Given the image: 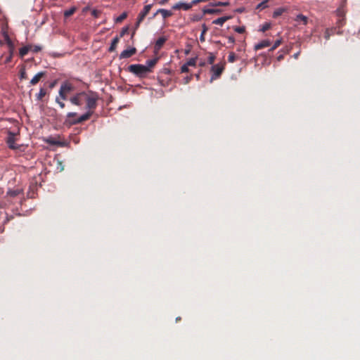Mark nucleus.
Wrapping results in <instances>:
<instances>
[{"mask_svg": "<svg viewBox=\"0 0 360 360\" xmlns=\"http://www.w3.org/2000/svg\"><path fill=\"white\" fill-rule=\"evenodd\" d=\"M127 12H123L120 15H119L116 19H115V22L116 23H120L122 22L124 20H125L127 18Z\"/></svg>", "mask_w": 360, "mask_h": 360, "instance_id": "24", "label": "nucleus"}, {"mask_svg": "<svg viewBox=\"0 0 360 360\" xmlns=\"http://www.w3.org/2000/svg\"><path fill=\"white\" fill-rule=\"evenodd\" d=\"M285 11V8H278L274 11L272 17L274 18H276L281 16Z\"/></svg>", "mask_w": 360, "mask_h": 360, "instance_id": "21", "label": "nucleus"}, {"mask_svg": "<svg viewBox=\"0 0 360 360\" xmlns=\"http://www.w3.org/2000/svg\"><path fill=\"white\" fill-rule=\"evenodd\" d=\"M32 46V45H27L25 46L20 49L19 50V55L21 58L24 57L25 55L27 54V53L31 50Z\"/></svg>", "mask_w": 360, "mask_h": 360, "instance_id": "18", "label": "nucleus"}, {"mask_svg": "<svg viewBox=\"0 0 360 360\" xmlns=\"http://www.w3.org/2000/svg\"><path fill=\"white\" fill-rule=\"evenodd\" d=\"M189 71L188 65L186 63L184 64L181 68V72H188Z\"/></svg>", "mask_w": 360, "mask_h": 360, "instance_id": "41", "label": "nucleus"}, {"mask_svg": "<svg viewBox=\"0 0 360 360\" xmlns=\"http://www.w3.org/2000/svg\"><path fill=\"white\" fill-rule=\"evenodd\" d=\"M229 5V2H221L219 1L215 4H212L213 6H226Z\"/></svg>", "mask_w": 360, "mask_h": 360, "instance_id": "35", "label": "nucleus"}, {"mask_svg": "<svg viewBox=\"0 0 360 360\" xmlns=\"http://www.w3.org/2000/svg\"><path fill=\"white\" fill-rule=\"evenodd\" d=\"M158 13H160L164 19H167V18H168L169 17H171L173 15V13H172V12L171 11L166 10V9H164V8H160L154 14V17L157 14H158Z\"/></svg>", "mask_w": 360, "mask_h": 360, "instance_id": "13", "label": "nucleus"}, {"mask_svg": "<svg viewBox=\"0 0 360 360\" xmlns=\"http://www.w3.org/2000/svg\"><path fill=\"white\" fill-rule=\"evenodd\" d=\"M193 6H194V4H193V1L191 3H184L182 1H179L172 6V9L175 10V11H178V10L188 11Z\"/></svg>", "mask_w": 360, "mask_h": 360, "instance_id": "8", "label": "nucleus"}, {"mask_svg": "<svg viewBox=\"0 0 360 360\" xmlns=\"http://www.w3.org/2000/svg\"><path fill=\"white\" fill-rule=\"evenodd\" d=\"M203 14H214L221 13L220 9H213V8H204L202 10Z\"/></svg>", "mask_w": 360, "mask_h": 360, "instance_id": "22", "label": "nucleus"}, {"mask_svg": "<svg viewBox=\"0 0 360 360\" xmlns=\"http://www.w3.org/2000/svg\"><path fill=\"white\" fill-rule=\"evenodd\" d=\"M98 96L96 94L91 92V93H86V97L84 99V102H86V109L87 111H92L94 112V110L97 107V101H98Z\"/></svg>", "mask_w": 360, "mask_h": 360, "instance_id": "2", "label": "nucleus"}, {"mask_svg": "<svg viewBox=\"0 0 360 360\" xmlns=\"http://www.w3.org/2000/svg\"><path fill=\"white\" fill-rule=\"evenodd\" d=\"M233 30L235 32L243 34L245 32V27L244 26L242 27H233Z\"/></svg>", "mask_w": 360, "mask_h": 360, "instance_id": "34", "label": "nucleus"}, {"mask_svg": "<svg viewBox=\"0 0 360 360\" xmlns=\"http://www.w3.org/2000/svg\"><path fill=\"white\" fill-rule=\"evenodd\" d=\"M18 191H8V194L10 195V196H12V197H15L18 195Z\"/></svg>", "mask_w": 360, "mask_h": 360, "instance_id": "43", "label": "nucleus"}, {"mask_svg": "<svg viewBox=\"0 0 360 360\" xmlns=\"http://www.w3.org/2000/svg\"><path fill=\"white\" fill-rule=\"evenodd\" d=\"M92 115H93L92 111H87L86 113H84V115H82L80 117H79L78 118H77V120L75 122H72V123H78V124H81V123L89 120Z\"/></svg>", "mask_w": 360, "mask_h": 360, "instance_id": "11", "label": "nucleus"}, {"mask_svg": "<svg viewBox=\"0 0 360 360\" xmlns=\"http://www.w3.org/2000/svg\"><path fill=\"white\" fill-rule=\"evenodd\" d=\"M91 15L96 18H97L99 15V11H98L97 10H93L92 12H91Z\"/></svg>", "mask_w": 360, "mask_h": 360, "instance_id": "46", "label": "nucleus"}, {"mask_svg": "<svg viewBox=\"0 0 360 360\" xmlns=\"http://www.w3.org/2000/svg\"><path fill=\"white\" fill-rule=\"evenodd\" d=\"M215 60V56L212 53H209L207 62L209 64L212 65Z\"/></svg>", "mask_w": 360, "mask_h": 360, "instance_id": "33", "label": "nucleus"}, {"mask_svg": "<svg viewBox=\"0 0 360 360\" xmlns=\"http://www.w3.org/2000/svg\"><path fill=\"white\" fill-rule=\"evenodd\" d=\"M1 33H2V35H3L4 38V40L6 41V43L8 45H12L11 40L8 33L5 30H2Z\"/></svg>", "mask_w": 360, "mask_h": 360, "instance_id": "28", "label": "nucleus"}, {"mask_svg": "<svg viewBox=\"0 0 360 360\" xmlns=\"http://www.w3.org/2000/svg\"><path fill=\"white\" fill-rule=\"evenodd\" d=\"M129 72L133 73L137 77H144L148 72H151L149 68L141 64H133L128 67Z\"/></svg>", "mask_w": 360, "mask_h": 360, "instance_id": "1", "label": "nucleus"}, {"mask_svg": "<svg viewBox=\"0 0 360 360\" xmlns=\"http://www.w3.org/2000/svg\"><path fill=\"white\" fill-rule=\"evenodd\" d=\"M229 43L233 44L235 43V39L232 36H229L227 37Z\"/></svg>", "mask_w": 360, "mask_h": 360, "instance_id": "44", "label": "nucleus"}, {"mask_svg": "<svg viewBox=\"0 0 360 360\" xmlns=\"http://www.w3.org/2000/svg\"><path fill=\"white\" fill-rule=\"evenodd\" d=\"M56 84V81H54V82H51V83L50 84V85H49V87H50L51 89L53 88V87L55 86Z\"/></svg>", "mask_w": 360, "mask_h": 360, "instance_id": "49", "label": "nucleus"}, {"mask_svg": "<svg viewBox=\"0 0 360 360\" xmlns=\"http://www.w3.org/2000/svg\"><path fill=\"white\" fill-rule=\"evenodd\" d=\"M168 1H169V0H161V1L159 2V4H160V5H165V4H166Z\"/></svg>", "mask_w": 360, "mask_h": 360, "instance_id": "48", "label": "nucleus"}, {"mask_svg": "<svg viewBox=\"0 0 360 360\" xmlns=\"http://www.w3.org/2000/svg\"><path fill=\"white\" fill-rule=\"evenodd\" d=\"M295 21L302 22L303 25H307L308 22V18L302 14H299L296 16Z\"/></svg>", "mask_w": 360, "mask_h": 360, "instance_id": "19", "label": "nucleus"}, {"mask_svg": "<svg viewBox=\"0 0 360 360\" xmlns=\"http://www.w3.org/2000/svg\"><path fill=\"white\" fill-rule=\"evenodd\" d=\"M20 78L21 79H27V73L25 72V70L24 68L21 69L20 72Z\"/></svg>", "mask_w": 360, "mask_h": 360, "instance_id": "39", "label": "nucleus"}, {"mask_svg": "<svg viewBox=\"0 0 360 360\" xmlns=\"http://www.w3.org/2000/svg\"><path fill=\"white\" fill-rule=\"evenodd\" d=\"M129 28L128 27H123L120 33V39L122 37H124L127 32H128Z\"/></svg>", "mask_w": 360, "mask_h": 360, "instance_id": "36", "label": "nucleus"}, {"mask_svg": "<svg viewBox=\"0 0 360 360\" xmlns=\"http://www.w3.org/2000/svg\"><path fill=\"white\" fill-rule=\"evenodd\" d=\"M270 45H271V41L268 39H264L255 45V50H256V51L260 50L264 48L268 47Z\"/></svg>", "mask_w": 360, "mask_h": 360, "instance_id": "14", "label": "nucleus"}, {"mask_svg": "<svg viewBox=\"0 0 360 360\" xmlns=\"http://www.w3.org/2000/svg\"><path fill=\"white\" fill-rule=\"evenodd\" d=\"M120 41V37L118 36H116L113 38L112 40L111 44L108 49L109 52H113L115 51L117 46Z\"/></svg>", "mask_w": 360, "mask_h": 360, "instance_id": "17", "label": "nucleus"}, {"mask_svg": "<svg viewBox=\"0 0 360 360\" xmlns=\"http://www.w3.org/2000/svg\"><path fill=\"white\" fill-rule=\"evenodd\" d=\"M77 115V112H68L66 115L65 123L70 126L78 124V123H72V122H75L77 120V118H75Z\"/></svg>", "mask_w": 360, "mask_h": 360, "instance_id": "10", "label": "nucleus"}, {"mask_svg": "<svg viewBox=\"0 0 360 360\" xmlns=\"http://www.w3.org/2000/svg\"><path fill=\"white\" fill-rule=\"evenodd\" d=\"M192 79V75L191 76H186L184 78V84H188Z\"/></svg>", "mask_w": 360, "mask_h": 360, "instance_id": "42", "label": "nucleus"}, {"mask_svg": "<svg viewBox=\"0 0 360 360\" xmlns=\"http://www.w3.org/2000/svg\"><path fill=\"white\" fill-rule=\"evenodd\" d=\"M157 62H158V58H153L151 60H148L146 61L147 65H146V68H149V69L151 70V68L155 65Z\"/></svg>", "mask_w": 360, "mask_h": 360, "instance_id": "25", "label": "nucleus"}, {"mask_svg": "<svg viewBox=\"0 0 360 360\" xmlns=\"http://www.w3.org/2000/svg\"><path fill=\"white\" fill-rule=\"evenodd\" d=\"M202 19V16H200L198 15H195L193 18V21H199Z\"/></svg>", "mask_w": 360, "mask_h": 360, "instance_id": "45", "label": "nucleus"}, {"mask_svg": "<svg viewBox=\"0 0 360 360\" xmlns=\"http://www.w3.org/2000/svg\"><path fill=\"white\" fill-rule=\"evenodd\" d=\"M16 136V133L11 131H8V136L6 139V143H7L8 147L11 150H18L20 147V145L15 143L17 140L15 138Z\"/></svg>", "mask_w": 360, "mask_h": 360, "instance_id": "5", "label": "nucleus"}, {"mask_svg": "<svg viewBox=\"0 0 360 360\" xmlns=\"http://www.w3.org/2000/svg\"><path fill=\"white\" fill-rule=\"evenodd\" d=\"M283 59V55H280L277 57V60L281 61Z\"/></svg>", "mask_w": 360, "mask_h": 360, "instance_id": "50", "label": "nucleus"}, {"mask_svg": "<svg viewBox=\"0 0 360 360\" xmlns=\"http://www.w3.org/2000/svg\"><path fill=\"white\" fill-rule=\"evenodd\" d=\"M137 50L135 47L130 48L129 49L124 50L121 52L120 54L119 58L124 59V58H129L136 54Z\"/></svg>", "mask_w": 360, "mask_h": 360, "instance_id": "9", "label": "nucleus"}, {"mask_svg": "<svg viewBox=\"0 0 360 360\" xmlns=\"http://www.w3.org/2000/svg\"><path fill=\"white\" fill-rule=\"evenodd\" d=\"M86 97V92L82 91L79 93H77L72 96H71L69 99L70 103L75 105L81 106L84 102V99Z\"/></svg>", "mask_w": 360, "mask_h": 360, "instance_id": "6", "label": "nucleus"}, {"mask_svg": "<svg viewBox=\"0 0 360 360\" xmlns=\"http://www.w3.org/2000/svg\"><path fill=\"white\" fill-rule=\"evenodd\" d=\"M60 98L59 96H57L56 98V102L59 105V106L60 107V108H64L65 105V103L60 101Z\"/></svg>", "mask_w": 360, "mask_h": 360, "instance_id": "37", "label": "nucleus"}, {"mask_svg": "<svg viewBox=\"0 0 360 360\" xmlns=\"http://www.w3.org/2000/svg\"><path fill=\"white\" fill-rule=\"evenodd\" d=\"M46 75V72H39L36 74L33 78L30 80V84L34 86L36 85L40 79Z\"/></svg>", "mask_w": 360, "mask_h": 360, "instance_id": "12", "label": "nucleus"}, {"mask_svg": "<svg viewBox=\"0 0 360 360\" xmlns=\"http://www.w3.org/2000/svg\"><path fill=\"white\" fill-rule=\"evenodd\" d=\"M199 65H200V67H203V66H205V62H201V63L199 64Z\"/></svg>", "mask_w": 360, "mask_h": 360, "instance_id": "52", "label": "nucleus"}, {"mask_svg": "<svg viewBox=\"0 0 360 360\" xmlns=\"http://www.w3.org/2000/svg\"><path fill=\"white\" fill-rule=\"evenodd\" d=\"M196 62H197V57L192 58H190L186 62V65H188V67L189 66L195 67L196 65Z\"/></svg>", "mask_w": 360, "mask_h": 360, "instance_id": "29", "label": "nucleus"}, {"mask_svg": "<svg viewBox=\"0 0 360 360\" xmlns=\"http://www.w3.org/2000/svg\"><path fill=\"white\" fill-rule=\"evenodd\" d=\"M231 18V16H230V15L223 16V17L219 18L213 20L212 23L214 25H218L222 26L225 22H226L228 20H229Z\"/></svg>", "mask_w": 360, "mask_h": 360, "instance_id": "16", "label": "nucleus"}, {"mask_svg": "<svg viewBox=\"0 0 360 360\" xmlns=\"http://www.w3.org/2000/svg\"><path fill=\"white\" fill-rule=\"evenodd\" d=\"M282 43V40L281 39H278L276 40L274 45L272 46V47L269 49V51H274L276 49H277Z\"/></svg>", "mask_w": 360, "mask_h": 360, "instance_id": "30", "label": "nucleus"}, {"mask_svg": "<svg viewBox=\"0 0 360 360\" xmlns=\"http://www.w3.org/2000/svg\"><path fill=\"white\" fill-rule=\"evenodd\" d=\"M300 51H299V52H297V53H295V54H294V58H298V56H299V55H300Z\"/></svg>", "mask_w": 360, "mask_h": 360, "instance_id": "51", "label": "nucleus"}, {"mask_svg": "<svg viewBox=\"0 0 360 360\" xmlns=\"http://www.w3.org/2000/svg\"><path fill=\"white\" fill-rule=\"evenodd\" d=\"M207 30H208V27H207V25L205 24H202V32H201V34L200 36V40L201 42H204L205 41V35L206 32H207Z\"/></svg>", "mask_w": 360, "mask_h": 360, "instance_id": "20", "label": "nucleus"}, {"mask_svg": "<svg viewBox=\"0 0 360 360\" xmlns=\"http://www.w3.org/2000/svg\"><path fill=\"white\" fill-rule=\"evenodd\" d=\"M75 90L74 85L68 81L62 83L58 94L61 100L65 101L68 99V95Z\"/></svg>", "mask_w": 360, "mask_h": 360, "instance_id": "3", "label": "nucleus"}, {"mask_svg": "<svg viewBox=\"0 0 360 360\" xmlns=\"http://www.w3.org/2000/svg\"><path fill=\"white\" fill-rule=\"evenodd\" d=\"M271 27V25L269 23H265L262 25V28L260 29V31L264 32L266 30H268Z\"/></svg>", "mask_w": 360, "mask_h": 360, "instance_id": "40", "label": "nucleus"}, {"mask_svg": "<svg viewBox=\"0 0 360 360\" xmlns=\"http://www.w3.org/2000/svg\"><path fill=\"white\" fill-rule=\"evenodd\" d=\"M12 56H13V52H12V51H11L10 55H9V56L6 58V63H9V62H11V58H12Z\"/></svg>", "mask_w": 360, "mask_h": 360, "instance_id": "47", "label": "nucleus"}, {"mask_svg": "<svg viewBox=\"0 0 360 360\" xmlns=\"http://www.w3.org/2000/svg\"><path fill=\"white\" fill-rule=\"evenodd\" d=\"M180 319H181V318H180V317H178V318H176V321H179V320H180Z\"/></svg>", "mask_w": 360, "mask_h": 360, "instance_id": "55", "label": "nucleus"}, {"mask_svg": "<svg viewBox=\"0 0 360 360\" xmlns=\"http://www.w3.org/2000/svg\"><path fill=\"white\" fill-rule=\"evenodd\" d=\"M335 29H327L324 33V37L326 40H328L331 35L334 34Z\"/></svg>", "mask_w": 360, "mask_h": 360, "instance_id": "26", "label": "nucleus"}, {"mask_svg": "<svg viewBox=\"0 0 360 360\" xmlns=\"http://www.w3.org/2000/svg\"><path fill=\"white\" fill-rule=\"evenodd\" d=\"M41 50V47L39 45H34L32 46L30 51H33L34 53H38Z\"/></svg>", "mask_w": 360, "mask_h": 360, "instance_id": "38", "label": "nucleus"}, {"mask_svg": "<svg viewBox=\"0 0 360 360\" xmlns=\"http://www.w3.org/2000/svg\"><path fill=\"white\" fill-rule=\"evenodd\" d=\"M189 52H190V50H186L185 53H186V54H188V53H189Z\"/></svg>", "mask_w": 360, "mask_h": 360, "instance_id": "54", "label": "nucleus"}, {"mask_svg": "<svg viewBox=\"0 0 360 360\" xmlns=\"http://www.w3.org/2000/svg\"><path fill=\"white\" fill-rule=\"evenodd\" d=\"M267 4H268V1L265 0L262 2H261L260 4H259L257 6V8L259 9V10H262L267 7Z\"/></svg>", "mask_w": 360, "mask_h": 360, "instance_id": "31", "label": "nucleus"}, {"mask_svg": "<svg viewBox=\"0 0 360 360\" xmlns=\"http://www.w3.org/2000/svg\"><path fill=\"white\" fill-rule=\"evenodd\" d=\"M152 7L153 4H148L143 7V10L139 13L138 15L137 20L135 24V30L138 29L140 24L143 22L146 16L148 14Z\"/></svg>", "mask_w": 360, "mask_h": 360, "instance_id": "7", "label": "nucleus"}, {"mask_svg": "<svg viewBox=\"0 0 360 360\" xmlns=\"http://www.w3.org/2000/svg\"><path fill=\"white\" fill-rule=\"evenodd\" d=\"M225 68V62L213 65L211 68V72L212 73L210 82H212L213 80L217 79L219 78L221 75L222 74L223 71Z\"/></svg>", "mask_w": 360, "mask_h": 360, "instance_id": "4", "label": "nucleus"}, {"mask_svg": "<svg viewBox=\"0 0 360 360\" xmlns=\"http://www.w3.org/2000/svg\"><path fill=\"white\" fill-rule=\"evenodd\" d=\"M238 59V56L233 52H230L228 56V61L229 63H234Z\"/></svg>", "mask_w": 360, "mask_h": 360, "instance_id": "27", "label": "nucleus"}, {"mask_svg": "<svg viewBox=\"0 0 360 360\" xmlns=\"http://www.w3.org/2000/svg\"><path fill=\"white\" fill-rule=\"evenodd\" d=\"M167 40V38L165 36L159 37L155 42V49L156 51H159L162 47V46L164 45Z\"/></svg>", "mask_w": 360, "mask_h": 360, "instance_id": "15", "label": "nucleus"}, {"mask_svg": "<svg viewBox=\"0 0 360 360\" xmlns=\"http://www.w3.org/2000/svg\"><path fill=\"white\" fill-rule=\"evenodd\" d=\"M46 90L43 88H41L39 92L36 95V98L38 101H41L43 98L46 96Z\"/></svg>", "mask_w": 360, "mask_h": 360, "instance_id": "23", "label": "nucleus"}, {"mask_svg": "<svg viewBox=\"0 0 360 360\" xmlns=\"http://www.w3.org/2000/svg\"><path fill=\"white\" fill-rule=\"evenodd\" d=\"M75 11H76L75 8H70L69 10H67V11H65L64 15L65 17H69V16L73 15L74 13L75 12Z\"/></svg>", "mask_w": 360, "mask_h": 360, "instance_id": "32", "label": "nucleus"}, {"mask_svg": "<svg viewBox=\"0 0 360 360\" xmlns=\"http://www.w3.org/2000/svg\"><path fill=\"white\" fill-rule=\"evenodd\" d=\"M195 77H196V78H197L198 79H200V75H199V74H197V75H195Z\"/></svg>", "mask_w": 360, "mask_h": 360, "instance_id": "53", "label": "nucleus"}, {"mask_svg": "<svg viewBox=\"0 0 360 360\" xmlns=\"http://www.w3.org/2000/svg\"><path fill=\"white\" fill-rule=\"evenodd\" d=\"M1 208V205H0V209Z\"/></svg>", "mask_w": 360, "mask_h": 360, "instance_id": "56", "label": "nucleus"}]
</instances>
